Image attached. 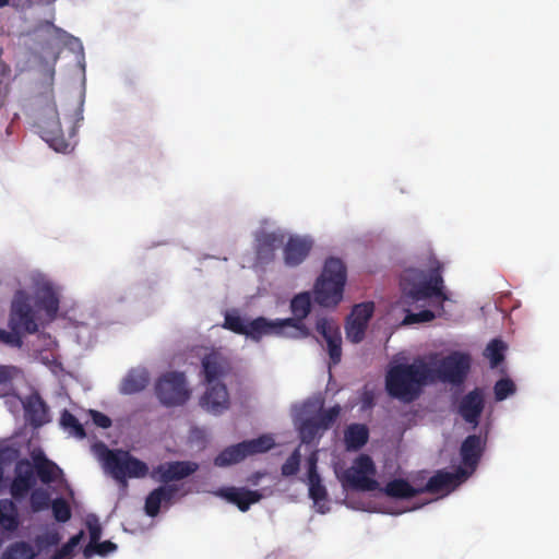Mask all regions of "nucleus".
Here are the masks:
<instances>
[{
	"mask_svg": "<svg viewBox=\"0 0 559 559\" xmlns=\"http://www.w3.org/2000/svg\"><path fill=\"white\" fill-rule=\"evenodd\" d=\"M9 325L13 332L21 335V331L33 334L38 331L35 311L29 304L28 295L24 290L14 294Z\"/></svg>",
	"mask_w": 559,
	"mask_h": 559,
	"instance_id": "12",
	"label": "nucleus"
},
{
	"mask_svg": "<svg viewBox=\"0 0 559 559\" xmlns=\"http://www.w3.org/2000/svg\"><path fill=\"white\" fill-rule=\"evenodd\" d=\"M103 462L105 469L121 483H124L127 477L141 478L148 473V467L144 462L123 450L106 449L103 454Z\"/></svg>",
	"mask_w": 559,
	"mask_h": 559,
	"instance_id": "6",
	"label": "nucleus"
},
{
	"mask_svg": "<svg viewBox=\"0 0 559 559\" xmlns=\"http://www.w3.org/2000/svg\"><path fill=\"white\" fill-rule=\"evenodd\" d=\"M341 412V407L338 405L332 406L329 409H324L320 412L313 418L321 426L323 430H326L332 427V425L336 421Z\"/></svg>",
	"mask_w": 559,
	"mask_h": 559,
	"instance_id": "41",
	"label": "nucleus"
},
{
	"mask_svg": "<svg viewBox=\"0 0 559 559\" xmlns=\"http://www.w3.org/2000/svg\"><path fill=\"white\" fill-rule=\"evenodd\" d=\"M198 468L199 465L197 463L189 461H175L159 464L154 469V473L158 475V480L165 485L155 488L146 497L144 506L146 514L154 518L159 513L163 504H171L179 491V487L177 485H169L168 483L181 480L192 475Z\"/></svg>",
	"mask_w": 559,
	"mask_h": 559,
	"instance_id": "3",
	"label": "nucleus"
},
{
	"mask_svg": "<svg viewBox=\"0 0 559 559\" xmlns=\"http://www.w3.org/2000/svg\"><path fill=\"white\" fill-rule=\"evenodd\" d=\"M84 536V532L81 531L73 535L68 543H66L60 549H58L51 557V559H70L73 556L74 549L81 543Z\"/></svg>",
	"mask_w": 559,
	"mask_h": 559,
	"instance_id": "38",
	"label": "nucleus"
},
{
	"mask_svg": "<svg viewBox=\"0 0 559 559\" xmlns=\"http://www.w3.org/2000/svg\"><path fill=\"white\" fill-rule=\"evenodd\" d=\"M300 452L296 449L284 462L281 473L285 477L294 476L298 473L300 466Z\"/></svg>",
	"mask_w": 559,
	"mask_h": 559,
	"instance_id": "44",
	"label": "nucleus"
},
{
	"mask_svg": "<svg viewBox=\"0 0 559 559\" xmlns=\"http://www.w3.org/2000/svg\"><path fill=\"white\" fill-rule=\"evenodd\" d=\"M374 311L373 302L355 305L345 322L346 338L353 344L360 343L366 335L369 320Z\"/></svg>",
	"mask_w": 559,
	"mask_h": 559,
	"instance_id": "14",
	"label": "nucleus"
},
{
	"mask_svg": "<svg viewBox=\"0 0 559 559\" xmlns=\"http://www.w3.org/2000/svg\"><path fill=\"white\" fill-rule=\"evenodd\" d=\"M286 233L282 229L260 231L255 236V254L261 263H270L275 259L276 250L284 248Z\"/></svg>",
	"mask_w": 559,
	"mask_h": 559,
	"instance_id": "16",
	"label": "nucleus"
},
{
	"mask_svg": "<svg viewBox=\"0 0 559 559\" xmlns=\"http://www.w3.org/2000/svg\"><path fill=\"white\" fill-rule=\"evenodd\" d=\"M317 462L318 457L316 453H312L308 459L309 497L318 504L328 499V491L318 473Z\"/></svg>",
	"mask_w": 559,
	"mask_h": 559,
	"instance_id": "24",
	"label": "nucleus"
},
{
	"mask_svg": "<svg viewBox=\"0 0 559 559\" xmlns=\"http://www.w3.org/2000/svg\"><path fill=\"white\" fill-rule=\"evenodd\" d=\"M36 474L41 483L50 484L57 479L60 472L56 463L48 460L43 452L33 453L32 455Z\"/></svg>",
	"mask_w": 559,
	"mask_h": 559,
	"instance_id": "27",
	"label": "nucleus"
},
{
	"mask_svg": "<svg viewBox=\"0 0 559 559\" xmlns=\"http://www.w3.org/2000/svg\"><path fill=\"white\" fill-rule=\"evenodd\" d=\"M369 439V430L364 424H352L344 431V441L347 451L360 450Z\"/></svg>",
	"mask_w": 559,
	"mask_h": 559,
	"instance_id": "26",
	"label": "nucleus"
},
{
	"mask_svg": "<svg viewBox=\"0 0 559 559\" xmlns=\"http://www.w3.org/2000/svg\"><path fill=\"white\" fill-rule=\"evenodd\" d=\"M274 447V440L270 436H261L257 439L242 441L227 447L215 459L214 465L226 467L237 464L249 455L264 453Z\"/></svg>",
	"mask_w": 559,
	"mask_h": 559,
	"instance_id": "9",
	"label": "nucleus"
},
{
	"mask_svg": "<svg viewBox=\"0 0 559 559\" xmlns=\"http://www.w3.org/2000/svg\"><path fill=\"white\" fill-rule=\"evenodd\" d=\"M443 263L433 260L427 272L408 270L401 278V290L405 302L412 305L428 299H437V307L443 311V304L449 299L444 290L442 276Z\"/></svg>",
	"mask_w": 559,
	"mask_h": 559,
	"instance_id": "1",
	"label": "nucleus"
},
{
	"mask_svg": "<svg viewBox=\"0 0 559 559\" xmlns=\"http://www.w3.org/2000/svg\"><path fill=\"white\" fill-rule=\"evenodd\" d=\"M417 495H420L419 485L412 486L402 478L386 481V514L399 515L415 510L417 506H411L408 500Z\"/></svg>",
	"mask_w": 559,
	"mask_h": 559,
	"instance_id": "11",
	"label": "nucleus"
},
{
	"mask_svg": "<svg viewBox=\"0 0 559 559\" xmlns=\"http://www.w3.org/2000/svg\"><path fill=\"white\" fill-rule=\"evenodd\" d=\"M347 269L338 258H328L317 278L312 294L316 304L323 308H335L343 300Z\"/></svg>",
	"mask_w": 559,
	"mask_h": 559,
	"instance_id": "4",
	"label": "nucleus"
},
{
	"mask_svg": "<svg viewBox=\"0 0 559 559\" xmlns=\"http://www.w3.org/2000/svg\"><path fill=\"white\" fill-rule=\"evenodd\" d=\"M91 418L95 426L107 429L111 426V419L102 412L91 409L90 411Z\"/></svg>",
	"mask_w": 559,
	"mask_h": 559,
	"instance_id": "49",
	"label": "nucleus"
},
{
	"mask_svg": "<svg viewBox=\"0 0 559 559\" xmlns=\"http://www.w3.org/2000/svg\"><path fill=\"white\" fill-rule=\"evenodd\" d=\"M247 321L248 320L243 319L237 313L226 312L223 328L236 334L242 335L246 333Z\"/></svg>",
	"mask_w": 559,
	"mask_h": 559,
	"instance_id": "39",
	"label": "nucleus"
},
{
	"mask_svg": "<svg viewBox=\"0 0 559 559\" xmlns=\"http://www.w3.org/2000/svg\"><path fill=\"white\" fill-rule=\"evenodd\" d=\"M35 104L40 110L36 119V126L40 136L55 151L67 152L70 145L59 121L52 84H48L45 91L36 96Z\"/></svg>",
	"mask_w": 559,
	"mask_h": 559,
	"instance_id": "5",
	"label": "nucleus"
},
{
	"mask_svg": "<svg viewBox=\"0 0 559 559\" xmlns=\"http://www.w3.org/2000/svg\"><path fill=\"white\" fill-rule=\"evenodd\" d=\"M86 527L90 533V542L83 550V555L86 559H90L93 556V547L96 542H98L102 537V525L98 519L95 515H91L86 520Z\"/></svg>",
	"mask_w": 559,
	"mask_h": 559,
	"instance_id": "31",
	"label": "nucleus"
},
{
	"mask_svg": "<svg viewBox=\"0 0 559 559\" xmlns=\"http://www.w3.org/2000/svg\"><path fill=\"white\" fill-rule=\"evenodd\" d=\"M0 343L17 348L23 345L22 336L17 332H8L3 329H0Z\"/></svg>",
	"mask_w": 559,
	"mask_h": 559,
	"instance_id": "48",
	"label": "nucleus"
},
{
	"mask_svg": "<svg viewBox=\"0 0 559 559\" xmlns=\"http://www.w3.org/2000/svg\"><path fill=\"white\" fill-rule=\"evenodd\" d=\"M223 358L217 353H210L202 359V371L205 382L214 384L224 374Z\"/></svg>",
	"mask_w": 559,
	"mask_h": 559,
	"instance_id": "30",
	"label": "nucleus"
},
{
	"mask_svg": "<svg viewBox=\"0 0 559 559\" xmlns=\"http://www.w3.org/2000/svg\"><path fill=\"white\" fill-rule=\"evenodd\" d=\"M10 0H0V8L9 3Z\"/></svg>",
	"mask_w": 559,
	"mask_h": 559,
	"instance_id": "54",
	"label": "nucleus"
},
{
	"mask_svg": "<svg viewBox=\"0 0 559 559\" xmlns=\"http://www.w3.org/2000/svg\"><path fill=\"white\" fill-rule=\"evenodd\" d=\"M154 391L159 403L166 407L181 406L190 399L183 372L168 371L155 382Z\"/></svg>",
	"mask_w": 559,
	"mask_h": 559,
	"instance_id": "8",
	"label": "nucleus"
},
{
	"mask_svg": "<svg viewBox=\"0 0 559 559\" xmlns=\"http://www.w3.org/2000/svg\"><path fill=\"white\" fill-rule=\"evenodd\" d=\"M150 378L146 370H130L123 378L120 392L123 394H134L141 392L148 384Z\"/></svg>",
	"mask_w": 559,
	"mask_h": 559,
	"instance_id": "29",
	"label": "nucleus"
},
{
	"mask_svg": "<svg viewBox=\"0 0 559 559\" xmlns=\"http://www.w3.org/2000/svg\"><path fill=\"white\" fill-rule=\"evenodd\" d=\"M36 306L44 309L50 319H55L59 310V299L49 284L43 285L37 292Z\"/></svg>",
	"mask_w": 559,
	"mask_h": 559,
	"instance_id": "28",
	"label": "nucleus"
},
{
	"mask_svg": "<svg viewBox=\"0 0 559 559\" xmlns=\"http://www.w3.org/2000/svg\"><path fill=\"white\" fill-rule=\"evenodd\" d=\"M242 335L259 342L265 335H283L286 336L280 319L269 320L264 317H258L253 320H248L246 324V333Z\"/></svg>",
	"mask_w": 559,
	"mask_h": 559,
	"instance_id": "20",
	"label": "nucleus"
},
{
	"mask_svg": "<svg viewBox=\"0 0 559 559\" xmlns=\"http://www.w3.org/2000/svg\"><path fill=\"white\" fill-rule=\"evenodd\" d=\"M455 481L456 475L445 471H438L424 486L419 485V490L420 493H447L455 486Z\"/></svg>",
	"mask_w": 559,
	"mask_h": 559,
	"instance_id": "25",
	"label": "nucleus"
},
{
	"mask_svg": "<svg viewBox=\"0 0 559 559\" xmlns=\"http://www.w3.org/2000/svg\"><path fill=\"white\" fill-rule=\"evenodd\" d=\"M35 556L36 554L29 544L16 542L8 547L1 559H34Z\"/></svg>",
	"mask_w": 559,
	"mask_h": 559,
	"instance_id": "32",
	"label": "nucleus"
},
{
	"mask_svg": "<svg viewBox=\"0 0 559 559\" xmlns=\"http://www.w3.org/2000/svg\"><path fill=\"white\" fill-rule=\"evenodd\" d=\"M35 484L15 475L11 484V495L13 498L19 499L24 497Z\"/></svg>",
	"mask_w": 559,
	"mask_h": 559,
	"instance_id": "46",
	"label": "nucleus"
},
{
	"mask_svg": "<svg viewBox=\"0 0 559 559\" xmlns=\"http://www.w3.org/2000/svg\"><path fill=\"white\" fill-rule=\"evenodd\" d=\"M60 424L71 436L78 439H84L86 437V432L78 418L67 409L61 413Z\"/></svg>",
	"mask_w": 559,
	"mask_h": 559,
	"instance_id": "33",
	"label": "nucleus"
},
{
	"mask_svg": "<svg viewBox=\"0 0 559 559\" xmlns=\"http://www.w3.org/2000/svg\"><path fill=\"white\" fill-rule=\"evenodd\" d=\"M29 503L34 512L46 510L51 504L50 495L45 489H35L31 493Z\"/></svg>",
	"mask_w": 559,
	"mask_h": 559,
	"instance_id": "40",
	"label": "nucleus"
},
{
	"mask_svg": "<svg viewBox=\"0 0 559 559\" xmlns=\"http://www.w3.org/2000/svg\"><path fill=\"white\" fill-rule=\"evenodd\" d=\"M50 506L56 521L64 523L71 519V508L66 499L57 498Z\"/></svg>",
	"mask_w": 559,
	"mask_h": 559,
	"instance_id": "42",
	"label": "nucleus"
},
{
	"mask_svg": "<svg viewBox=\"0 0 559 559\" xmlns=\"http://www.w3.org/2000/svg\"><path fill=\"white\" fill-rule=\"evenodd\" d=\"M7 510H15L14 503L11 500H2L0 502V525L8 531H14L19 525L17 518L15 514H8Z\"/></svg>",
	"mask_w": 559,
	"mask_h": 559,
	"instance_id": "34",
	"label": "nucleus"
},
{
	"mask_svg": "<svg viewBox=\"0 0 559 559\" xmlns=\"http://www.w3.org/2000/svg\"><path fill=\"white\" fill-rule=\"evenodd\" d=\"M34 472V463L32 464L31 461L26 459L20 460L15 465V475L35 484Z\"/></svg>",
	"mask_w": 559,
	"mask_h": 559,
	"instance_id": "47",
	"label": "nucleus"
},
{
	"mask_svg": "<svg viewBox=\"0 0 559 559\" xmlns=\"http://www.w3.org/2000/svg\"><path fill=\"white\" fill-rule=\"evenodd\" d=\"M313 242L308 237L289 236L283 248L284 262L287 266L295 267L301 264L309 255Z\"/></svg>",
	"mask_w": 559,
	"mask_h": 559,
	"instance_id": "17",
	"label": "nucleus"
},
{
	"mask_svg": "<svg viewBox=\"0 0 559 559\" xmlns=\"http://www.w3.org/2000/svg\"><path fill=\"white\" fill-rule=\"evenodd\" d=\"M25 419L35 428L45 425L48 419V408L44 400L37 393L26 397L24 402Z\"/></svg>",
	"mask_w": 559,
	"mask_h": 559,
	"instance_id": "23",
	"label": "nucleus"
},
{
	"mask_svg": "<svg viewBox=\"0 0 559 559\" xmlns=\"http://www.w3.org/2000/svg\"><path fill=\"white\" fill-rule=\"evenodd\" d=\"M17 373L13 366H0V396L8 395L13 389L12 380Z\"/></svg>",
	"mask_w": 559,
	"mask_h": 559,
	"instance_id": "37",
	"label": "nucleus"
},
{
	"mask_svg": "<svg viewBox=\"0 0 559 559\" xmlns=\"http://www.w3.org/2000/svg\"><path fill=\"white\" fill-rule=\"evenodd\" d=\"M216 495L236 504L241 512L248 511L251 504L259 502L262 498L258 490L237 487L221 488Z\"/></svg>",
	"mask_w": 559,
	"mask_h": 559,
	"instance_id": "21",
	"label": "nucleus"
},
{
	"mask_svg": "<svg viewBox=\"0 0 559 559\" xmlns=\"http://www.w3.org/2000/svg\"><path fill=\"white\" fill-rule=\"evenodd\" d=\"M376 473L372 459L367 454H360L354 460L353 465L342 473L340 480L346 489L373 491L379 487L374 478Z\"/></svg>",
	"mask_w": 559,
	"mask_h": 559,
	"instance_id": "7",
	"label": "nucleus"
},
{
	"mask_svg": "<svg viewBox=\"0 0 559 559\" xmlns=\"http://www.w3.org/2000/svg\"><path fill=\"white\" fill-rule=\"evenodd\" d=\"M117 549V545L114 544L110 540L105 542H96L95 546L93 547V555L97 554L99 556H106Z\"/></svg>",
	"mask_w": 559,
	"mask_h": 559,
	"instance_id": "51",
	"label": "nucleus"
},
{
	"mask_svg": "<svg viewBox=\"0 0 559 559\" xmlns=\"http://www.w3.org/2000/svg\"><path fill=\"white\" fill-rule=\"evenodd\" d=\"M293 318L280 319L286 336L292 338H307L311 335L304 320L311 310V296L309 292L297 294L290 301Z\"/></svg>",
	"mask_w": 559,
	"mask_h": 559,
	"instance_id": "10",
	"label": "nucleus"
},
{
	"mask_svg": "<svg viewBox=\"0 0 559 559\" xmlns=\"http://www.w3.org/2000/svg\"><path fill=\"white\" fill-rule=\"evenodd\" d=\"M485 447L486 440L480 436H467L460 448L462 464L471 471H474L483 456Z\"/></svg>",
	"mask_w": 559,
	"mask_h": 559,
	"instance_id": "22",
	"label": "nucleus"
},
{
	"mask_svg": "<svg viewBox=\"0 0 559 559\" xmlns=\"http://www.w3.org/2000/svg\"><path fill=\"white\" fill-rule=\"evenodd\" d=\"M436 318V314L431 310H421L419 312L407 311L403 319V324L411 325L415 323L430 322Z\"/></svg>",
	"mask_w": 559,
	"mask_h": 559,
	"instance_id": "45",
	"label": "nucleus"
},
{
	"mask_svg": "<svg viewBox=\"0 0 559 559\" xmlns=\"http://www.w3.org/2000/svg\"><path fill=\"white\" fill-rule=\"evenodd\" d=\"M316 330L326 343L331 364L337 365L342 359V335L338 325L334 321L322 317L318 318Z\"/></svg>",
	"mask_w": 559,
	"mask_h": 559,
	"instance_id": "15",
	"label": "nucleus"
},
{
	"mask_svg": "<svg viewBox=\"0 0 559 559\" xmlns=\"http://www.w3.org/2000/svg\"><path fill=\"white\" fill-rule=\"evenodd\" d=\"M359 402L361 404V409L367 411L374 405V393L372 390L368 389V385H365L360 396Z\"/></svg>",
	"mask_w": 559,
	"mask_h": 559,
	"instance_id": "50",
	"label": "nucleus"
},
{
	"mask_svg": "<svg viewBox=\"0 0 559 559\" xmlns=\"http://www.w3.org/2000/svg\"><path fill=\"white\" fill-rule=\"evenodd\" d=\"M484 407L485 401L481 391L474 389L462 397L459 404V414L475 428L479 424Z\"/></svg>",
	"mask_w": 559,
	"mask_h": 559,
	"instance_id": "18",
	"label": "nucleus"
},
{
	"mask_svg": "<svg viewBox=\"0 0 559 559\" xmlns=\"http://www.w3.org/2000/svg\"><path fill=\"white\" fill-rule=\"evenodd\" d=\"M469 368L471 360L467 355L453 353L441 359L437 368H432V383L440 380L460 385L464 382Z\"/></svg>",
	"mask_w": 559,
	"mask_h": 559,
	"instance_id": "13",
	"label": "nucleus"
},
{
	"mask_svg": "<svg viewBox=\"0 0 559 559\" xmlns=\"http://www.w3.org/2000/svg\"><path fill=\"white\" fill-rule=\"evenodd\" d=\"M83 120V114H82V109L79 108L78 112H76V121H81Z\"/></svg>",
	"mask_w": 559,
	"mask_h": 559,
	"instance_id": "53",
	"label": "nucleus"
},
{
	"mask_svg": "<svg viewBox=\"0 0 559 559\" xmlns=\"http://www.w3.org/2000/svg\"><path fill=\"white\" fill-rule=\"evenodd\" d=\"M321 430L323 429L313 417L305 419L299 429L301 441L304 443H311Z\"/></svg>",
	"mask_w": 559,
	"mask_h": 559,
	"instance_id": "36",
	"label": "nucleus"
},
{
	"mask_svg": "<svg viewBox=\"0 0 559 559\" xmlns=\"http://www.w3.org/2000/svg\"><path fill=\"white\" fill-rule=\"evenodd\" d=\"M201 406L215 415L222 414L229 407V395L225 384H210L200 400Z\"/></svg>",
	"mask_w": 559,
	"mask_h": 559,
	"instance_id": "19",
	"label": "nucleus"
},
{
	"mask_svg": "<svg viewBox=\"0 0 559 559\" xmlns=\"http://www.w3.org/2000/svg\"><path fill=\"white\" fill-rule=\"evenodd\" d=\"M507 346L501 340H492L486 347L485 354L489 358L491 367H498L504 359Z\"/></svg>",
	"mask_w": 559,
	"mask_h": 559,
	"instance_id": "35",
	"label": "nucleus"
},
{
	"mask_svg": "<svg viewBox=\"0 0 559 559\" xmlns=\"http://www.w3.org/2000/svg\"><path fill=\"white\" fill-rule=\"evenodd\" d=\"M515 391L514 382L509 378L500 379L493 386L495 397L497 401H503Z\"/></svg>",
	"mask_w": 559,
	"mask_h": 559,
	"instance_id": "43",
	"label": "nucleus"
},
{
	"mask_svg": "<svg viewBox=\"0 0 559 559\" xmlns=\"http://www.w3.org/2000/svg\"><path fill=\"white\" fill-rule=\"evenodd\" d=\"M61 537L58 532H50L39 538V543L45 546H56L59 544Z\"/></svg>",
	"mask_w": 559,
	"mask_h": 559,
	"instance_id": "52",
	"label": "nucleus"
},
{
	"mask_svg": "<svg viewBox=\"0 0 559 559\" xmlns=\"http://www.w3.org/2000/svg\"><path fill=\"white\" fill-rule=\"evenodd\" d=\"M432 383V367L424 359L399 365L386 372V392L404 403L417 400L425 385Z\"/></svg>",
	"mask_w": 559,
	"mask_h": 559,
	"instance_id": "2",
	"label": "nucleus"
}]
</instances>
